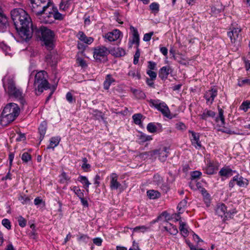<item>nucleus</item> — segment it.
Listing matches in <instances>:
<instances>
[{"label": "nucleus", "mask_w": 250, "mask_h": 250, "mask_svg": "<svg viewBox=\"0 0 250 250\" xmlns=\"http://www.w3.org/2000/svg\"><path fill=\"white\" fill-rule=\"evenodd\" d=\"M33 13L41 15L40 20L44 23H51L55 20H62L64 15L60 13L50 0H29Z\"/></svg>", "instance_id": "obj_1"}, {"label": "nucleus", "mask_w": 250, "mask_h": 250, "mask_svg": "<svg viewBox=\"0 0 250 250\" xmlns=\"http://www.w3.org/2000/svg\"><path fill=\"white\" fill-rule=\"evenodd\" d=\"M20 108L14 103L7 104L3 108L0 116V124L6 126L13 122L19 115Z\"/></svg>", "instance_id": "obj_2"}, {"label": "nucleus", "mask_w": 250, "mask_h": 250, "mask_svg": "<svg viewBox=\"0 0 250 250\" xmlns=\"http://www.w3.org/2000/svg\"><path fill=\"white\" fill-rule=\"evenodd\" d=\"M3 86L5 91L10 96H12L21 100L22 103L23 94L22 90L17 87L13 79L10 77H5L2 79Z\"/></svg>", "instance_id": "obj_3"}, {"label": "nucleus", "mask_w": 250, "mask_h": 250, "mask_svg": "<svg viewBox=\"0 0 250 250\" xmlns=\"http://www.w3.org/2000/svg\"><path fill=\"white\" fill-rule=\"evenodd\" d=\"M12 19L16 26L32 25L31 18L27 13L22 9H15L11 12Z\"/></svg>", "instance_id": "obj_4"}, {"label": "nucleus", "mask_w": 250, "mask_h": 250, "mask_svg": "<svg viewBox=\"0 0 250 250\" xmlns=\"http://www.w3.org/2000/svg\"><path fill=\"white\" fill-rule=\"evenodd\" d=\"M47 73L44 71H41L36 73L34 83V87L36 94H40L44 90L50 88V84L47 80Z\"/></svg>", "instance_id": "obj_5"}, {"label": "nucleus", "mask_w": 250, "mask_h": 250, "mask_svg": "<svg viewBox=\"0 0 250 250\" xmlns=\"http://www.w3.org/2000/svg\"><path fill=\"white\" fill-rule=\"evenodd\" d=\"M38 33L39 35H41V40L44 42L47 49H52L54 45V33L44 26L41 27L38 30Z\"/></svg>", "instance_id": "obj_6"}, {"label": "nucleus", "mask_w": 250, "mask_h": 250, "mask_svg": "<svg viewBox=\"0 0 250 250\" xmlns=\"http://www.w3.org/2000/svg\"><path fill=\"white\" fill-rule=\"evenodd\" d=\"M150 106L154 107L160 111L163 115L167 118H171L170 110L166 104L158 99H151L149 101Z\"/></svg>", "instance_id": "obj_7"}, {"label": "nucleus", "mask_w": 250, "mask_h": 250, "mask_svg": "<svg viewBox=\"0 0 250 250\" xmlns=\"http://www.w3.org/2000/svg\"><path fill=\"white\" fill-rule=\"evenodd\" d=\"M19 35L23 41H27L32 36L33 29L32 25L16 26Z\"/></svg>", "instance_id": "obj_8"}, {"label": "nucleus", "mask_w": 250, "mask_h": 250, "mask_svg": "<svg viewBox=\"0 0 250 250\" xmlns=\"http://www.w3.org/2000/svg\"><path fill=\"white\" fill-rule=\"evenodd\" d=\"M218 163H215L210 160H207L206 166L203 168L204 173L208 175L215 174L218 169Z\"/></svg>", "instance_id": "obj_9"}, {"label": "nucleus", "mask_w": 250, "mask_h": 250, "mask_svg": "<svg viewBox=\"0 0 250 250\" xmlns=\"http://www.w3.org/2000/svg\"><path fill=\"white\" fill-rule=\"evenodd\" d=\"M109 53L108 50L105 46L98 47L94 50L93 57L96 60L100 61L103 58L106 56Z\"/></svg>", "instance_id": "obj_10"}, {"label": "nucleus", "mask_w": 250, "mask_h": 250, "mask_svg": "<svg viewBox=\"0 0 250 250\" xmlns=\"http://www.w3.org/2000/svg\"><path fill=\"white\" fill-rule=\"evenodd\" d=\"M152 154L158 157L161 162H165L168 155V148L164 146L152 151Z\"/></svg>", "instance_id": "obj_11"}, {"label": "nucleus", "mask_w": 250, "mask_h": 250, "mask_svg": "<svg viewBox=\"0 0 250 250\" xmlns=\"http://www.w3.org/2000/svg\"><path fill=\"white\" fill-rule=\"evenodd\" d=\"M215 211L218 216H220L221 218H223V220L228 219L230 218V214L227 213V207L223 203H219L217 204L215 209Z\"/></svg>", "instance_id": "obj_12"}, {"label": "nucleus", "mask_w": 250, "mask_h": 250, "mask_svg": "<svg viewBox=\"0 0 250 250\" xmlns=\"http://www.w3.org/2000/svg\"><path fill=\"white\" fill-rule=\"evenodd\" d=\"M217 95V90L214 87L207 91L204 94V98L206 100V103L208 104H211Z\"/></svg>", "instance_id": "obj_13"}, {"label": "nucleus", "mask_w": 250, "mask_h": 250, "mask_svg": "<svg viewBox=\"0 0 250 250\" xmlns=\"http://www.w3.org/2000/svg\"><path fill=\"white\" fill-rule=\"evenodd\" d=\"M110 188L111 190H116L121 187V184L118 182V175L115 173H112L110 176Z\"/></svg>", "instance_id": "obj_14"}, {"label": "nucleus", "mask_w": 250, "mask_h": 250, "mask_svg": "<svg viewBox=\"0 0 250 250\" xmlns=\"http://www.w3.org/2000/svg\"><path fill=\"white\" fill-rule=\"evenodd\" d=\"M241 29L240 27L233 28L232 30L228 33V36L230 38L231 42H235L237 40L241 38L240 33Z\"/></svg>", "instance_id": "obj_15"}, {"label": "nucleus", "mask_w": 250, "mask_h": 250, "mask_svg": "<svg viewBox=\"0 0 250 250\" xmlns=\"http://www.w3.org/2000/svg\"><path fill=\"white\" fill-rule=\"evenodd\" d=\"M130 30L132 34V39H130L129 42L131 45L135 44L137 45V48L138 47L139 45V35L137 29L133 26H130Z\"/></svg>", "instance_id": "obj_16"}, {"label": "nucleus", "mask_w": 250, "mask_h": 250, "mask_svg": "<svg viewBox=\"0 0 250 250\" xmlns=\"http://www.w3.org/2000/svg\"><path fill=\"white\" fill-rule=\"evenodd\" d=\"M121 32L118 29L113 30L111 32H108L104 35V38L109 42H113L119 39L121 35Z\"/></svg>", "instance_id": "obj_17"}, {"label": "nucleus", "mask_w": 250, "mask_h": 250, "mask_svg": "<svg viewBox=\"0 0 250 250\" xmlns=\"http://www.w3.org/2000/svg\"><path fill=\"white\" fill-rule=\"evenodd\" d=\"M189 132L191 134L190 141L192 145L194 146L196 148H200L201 147V144L199 140L200 136L199 134L191 130H189Z\"/></svg>", "instance_id": "obj_18"}, {"label": "nucleus", "mask_w": 250, "mask_h": 250, "mask_svg": "<svg viewBox=\"0 0 250 250\" xmlns=\"http://www.w3.org/2000/svg\"><path fill=\"white\" fill-rule=\"evenodd\" d=\"M76 37L80 41L87 44H90L94 41V39L92 37H87L82 31H79Z\"/></svg>", "instance_id": "obj_19"}, {"label": "nucleus", "mask_w": 250, "mask_h": 250, "mask_svg": "<svg viewBox=\"0 0 250 250\" xmlns=\"http://www.w3.org/2000/svg\"><path fill=\"white\" fill-rule=\"evenodd\" d=\"M8 26V19L6 15L0 12V31L4 32Z\"/></svg>", "instance_id": "obj_20"}, {"label": "nucleus", "mask_w": 250, "mask_h": 250, "mask_svg": "<svg viewBox=\"0 0 250 250\" xmlns=\"http://www.w3.org/2000/svg\"><path fill=\"white\" fill-rule=\"evenodd\" d=\"M235 170H232L229 167H224L222 168L219 172V174L221 177H225L228 178L235 173Z\"/></svg>", "instance_id": "obj_21"}, {"label": "nucleus", "mask_w": 250, "mask_h": 250, "mask_svg": "<svg viewBox=\"0 0 250 250\" xmlns=\"http://www.w3.org/2000/svg\"><path fill=\"white\" fill-rule=\"evenodd\" d=\"M171 72V69L170 66H163L159 70V76L162 80H166Z\"/></svg>", "instance_id": "obj_22"}, {"label": "nucleus", "mask_w": 250, "mask_h": 250, "mask_svg": "<svg viewBox=\"0 0 250 250\" xmlns=\"http://www.w3.org/2000/svg\"><path fill=\"white\" fill-rule=\"evenodd\" d=\"M233 181H235L236 184L240 187H246L249 183L248 180L238 174L233 177Z\"/></svg>", "instance_id": "obj_23"}, {"label": "nucleus", "mask_w": 250, "mask_h": 250, "mask_svg": "<svg viewBox=\"0 0 250 250\" xmlns=\"http://www.w3.org/2000/svg\"><path fill=\"white\" fill-rule=\"evenodd\" d=\"M47 129V123L45 121L42 122L38 128V131L40 134L39 140L40 142L43 139Z\"/></svg>", "instance_id": "obj_24"}, {"label": "nucleus", "mask_w": 250, "mask_h": 250, "mask_svg": "<svg viewBox=\"0 0 250 250\" xmlns=\"http://www.w3.org/2000/svg\"><path fill=\"white\" fill-rule=\"evenodd\" d=\"M179 230L181 234L185 237H187L188 234V227L186 223L180 221L179 222Z\"/></svg>", "instance_id": "obj_25"}, {"label": "nucleus", "mask_w": 250, "mask_h": 250, "mask_svg": "<svg viewBox=\"0 0 250 250\" xmlns=\"http://www.w3.org/2000/svg\"><path fill=\"white\" fill-rule=\"evenodd\" d=\"M78 181L83 184V188L86 189L87 192H88V188L91 183L88 178L86 176L80 175L78 178Z\"/></svg>", "instance_id": "obj_26"}, {"label": "nucleus", "mask_w": 250, "mask_h": 250, "mask_svg": "<svg viewBox=\"0 0 250 250\" xmlns=\"http://www.w3.org/2000/svg\"><path fill=\"white\" fill-rule=\"evenodd\" d=\"M111 53L116 57H122L125 55L126 52L124 49L121 47H115L111 50Z\"/></svg>", "instance_id": "obj_27"}, {"label": "nucleus", "mask_w": 250, "mask_h": 250, "mask_svg": "<svg viewBox=\"0 0 250 250\" xmlns=\"http://www.w3.org/2000/svg\"><path fill=\"white\" fill-rule=\"evenodd\" d=\"M114 82H115V79L110 74L107 75L104 82V88L106 90H108L111 84Z\"/></svg>", "instance_id": "obj_28"}, {"label": "nucleus", "mask_w": 250, "mask_h": 250, "mask_svg": "<svg viewBox=\"0 0 250 250\" xmlns=\"http://www.w3.org/2000/svg\"><path fill=\"white\" fill-rule=\"evenodd\" d=\"M218 116L216 118V122L220 126H223L225 125V118L223 115L224 111L223 110L218 107Z\"/></svg>", "instance_id": "obj_29"}, {"label": "nucleus", "mask_w": 250, "mask_h": 250, "mask_svg": "<svg viewBox=\"0 0 250 250\" xmlns=\"http://www.w3.org/2000/svg\"><path fill=\"white\" fill-rule=\"evenodd\" d=\"M164 229L172 235H176L178 232L176 227L170 223H167V226L164 227Z\"/></svg>", "instance_id": "obj_30"}, {"label": "nucleus", "mask_w": 250, "mask_h": 250, "mask_svg": "<svg viewBox=\"0 0 250 250\" xmlns=\"http://www.w3.org/2000/svg\"><path fill=\"white\" fill-rule=\"evenodd\" d=\"M127 75L133 79L137 80H140L141 77L140 71L136 68L130 69L127 73Z\"/></svg>", "instance_id": "obj_31"}, {"label": "nucleus", "mask_w": 250, "mask_h": 250, "mask_svg": "<svg viewBox=\"0 0 250 250\" xmlns=\"http://www.w3.org/2000/svg\"><path fill=\"white\" fill-rule=\"evenodd\" d=\"M60 141V138L58 137H52L50 140L49 145L47 147V149H54L57 146Z\"/></svg>", "instance_id": "obj_32"}, {"label": "nucleus", "mask_w": 250, "mask_h": 250, "mask_svg": "<svg viewBox=\"0 0 250 250\" xmlns=\"http://www.w3.org/2000/svg\"><path fill=\"white\" fill-rule=\"evenodd\" d=\"M215 115V113L214 111L206 109L202 114L199 115V116L201 119L206 120L208 117H214Z\"/></svg>", "instance_id": "obj_33"}, {"label": "nucleus", "mask_w": 250, "mask_h": 250, "mask_svg": "<svg viewBox=\"0 0 250 250\" xmlns=\"http://www.w3.org/2000/svg\"><path fill=\"white\" fill-rule=\"evenodd\" d=\"M147 195L150 199H155L160 197L159 192L155 190H149L147 191Z\"/></svg>", "instance_id": "obj_34"}, {"label": "nucleus", "mask_w": 250, "mask_h": 250, "mask_svg": "<svg viewBox=\"0 0 250 250\" xmlns=\"http://www.w3.org/2000/svg\"><path fill=\"white\" fill-rule=\"evenodd\" d=\"M187 200L186 199L182 200L177 206V209L179 214H182L184 211L185 208L187 206Z\"/></svg>", "instance_id": "obj_35"}, {"label": "nucleus", "mask_w": 250, "mask_h": 250, "mask_svg": "<svg viewBox=\"0 0 250 250\" xmlns=\"http://www.w3.org/2000/svg\"><path fill=\"white\" fill-rule=\"evenodd\" d=\"M138 139L139 140L140 143H143L146 141L152 140V138L151 136L146 135L143 133H141L138 135Z\"/></svg>", "instance_id": "obj_36"}, {"label": "nucleus", "mask_w": 250, "mask_h": 250, "mask_svg": "<svg viewBox=\"0 0 250 250\" xmlns=\"http://www.w3.org/2000/svg\"><path fill=\"white\" fill-rule=\"evenodd\" d=\"M70 189L79 198L84 197L83 190H82L79 187L73 186Z\"/></svg>", "instance_id": "obj_37"}, {"label": "nucleus", "mask_w": 250, "mask_h": 250, "mask_svg": "<svg viewBox=\"0 0 250 250\" xmlns=\"http://www.w3.org/2000/svg\"><path fill=\"white\" fill-rule=\"evenodd\" d=\"M0 48L5 53V55H8L9 56H11L12 52L10 48L7 45L3 43H1L0 44Z\"/></svg>", "instance_id": "obj_38"}, {"label": "nucleus", "mask_w": 250, "mask_h": 250, "mask_svg": "<svg viewBox=\"0 0 250 250\" xmlns=\"http://www.w3.org/2000/svg\"><path fill=\"white\" fill-rule=\"evenodd\" d=\"M149 8L153 13H157L159 11V4L157 2H152L149 5Z\"/></svg>", "instance_id": "obj_39"}, {"label": "nucleus", "mask_w": 250, "mask_h": 250, "mask_svg": "<svg viewBox=\"0 0 250 250\" xmlns=\"http://www.w3.org/2000/svg\"><path fill=\"white\" fill-rule=\"evenodd\" d=\"M46 61L52 66L55 65L57 63L55 57H53L51 54H48L46 56Z\"/></svg>", "instance_id": "obj_40"}, {"label": "nucleus", "mask_w": 250, "mask_h": 250, "mask_svg": "<svg viewBox=\"0 0 250 250\" xmlns=\"http://www.w3.org/2000/svg\"><path fill=\"white\" fill-rule=\"evenodd\" d=\"M238 85L239 86L250 85V79H239L238 80Z\"/></svg>", "instance_id": "obj_41"}, {"label": "nucleus", "mask_w": 250, "mask_h": 250, "mask_svg": "<svg viewBox=\"0 0 250 250\" xmlns=\"http://www.w3.org/2000/svg\"><path fill=\"white\" fill-rule=\"evenodd\" d=\"M89 239L88 236L86 234H81L77 237V240L80 242L87 243Z\"/></svg>", "instance_id": "obj_42"}, {"label": "nucleus", "mask_w": 250, "mask_h": 250, "mask_svg": "<svg viewBox=\"0 0 250 250\" xmlns=\"http://www.w3.org/2000/svg\"><path fill=\"white\" fill-rule=\"evenodd\" d=\"M83 163L82 168L84 171H88L90 168V165L87 164V160L86 158H83Z\"/></svg>", "instance_id": "obj_43"}, {"label": "nucleus", "mask_w": 250, "mask_h": 250, "mask_svg": "<svg viewBox=\"0 0 250 250\" xmlns=\"http://www.w3.org/2000/svg\"><path fill=\"white\" fill-rule=\"evenodd\" d=\"M142 118V115L141 114H136L133 115L132 118L134 121V122L136 125H140L142 123L141 119Z\"/></svg>", "instance_id": "obj_44"}, {"label": "nucleus", "mask_w": 250, "mask_h": 250, "mask_svg": "<svg viewBox=\"0 0 250 250\" xmlns=\"http://www.w3.org/2000/svg\"><path fill=\"white\" fill-rule=\"evenodd\" d=\"M250 108V102L247 101L242 103L240 106V109L246 112Z\"/></svg>", "instance_id": "obj_45"}, {"label": "nucleus", "mask_w": 250, "mask_h": 250, "mask_svg": "<svg viewBox=\"0 0 250 250\" xmlns=\"http://www.w3.org/2000/svg\"><path fill=\"white\" fill-rule=\"evenodd\" d=\"M18 200L22 204H26L30 201V198L25 195L21 194L19 197Z\"/></svg>", "instance_id": "obj_46"}, {"label": "nucleus", "mask_w": 250, "mask_h": 250, "mask_svg": "<svg viewBox=\"0 0 250 250\" xmlns=\"http://www.w3.org/2000/svg\"><path fill=\"white\" fill-rule=\"evenodd\" d=\"M77 63L82 68L87 67V63L82 58L77 57L76 59Z\"/></svg>", "instance_id": "obj_47"}, {"label": "nucleus", "mask_w": 250, "mask_h": 250, "mask_svg": "<svg viewBox=\"0 0 250 250\" xmlns=\"http://www.w3.org/2000/svg\"><path fill=\"white\" fill-rule=\"evenodd\" d=\"M60 180L62 183H68L70 182V177H69L65 172H63L61 175Z\"/></svg>", "instance_id": "obj_48"}, {"label": "nucleus", "mask_w": 250, "mask_h": 250, "mask_svg": "<svg viewBox=\"0 0 250 250\" xmlns=\"http://www.w3.org/2000/svg\"><path fill=\"white\" fill-rule=\"evenodd\" d=\"M149 229L148 227H147L145 226H138L134 228L133 229V231H140L142 232H144L146 231Z\"/></svg>", "instance_id": "obj_49"}, {"label": "nucleus", "mask_w": 250, "mask_h": 250, "mask_svg": "<svg viewBox=\"0 0 250 250\" xmlns=\"http://www.w3.org/2000/svg\"><path fill=\"white\" fill-rule=\"evenodd\" d=\"M140 50H139V48L137 47L136 52L134 55L133 63L134 64H137L138 63L139 59L140 58Z\"/></svg>", "instance_id": "obj_50"}, {"label": "nucleus", "mask_w": 250, "mask_h": 250, "mask_svg": "<svg viewBox=\"0 0 250 250\" xmlns=\"http://www.w3.org/2000/svg\"><path fill=\"white\" fill-rule=\"evenodd\" d=\"M147 129L150 133H154L156 131L157 127L153 123H149L147 125Z\"/></svg>", "instance_id": "obj_51"}, {"label": "nucleus", "mask_w": 250, "mask_h": 250, "mask_svg": "<svg viewBox=\"0 0 250 250\" xmlns=\"http://www.w3.org/2000/svg\"><path fill=\"white\" fill-rule=\"evenodd\" d=\"M18 222L20 227L23 228L26 225V220L21 216H20L18 218Z\"/></svg>", "instance_id": "obj_52"}, {"label": "nucleus", "mask_w": 250, "mask_h": 250, "mask_svg": "<svg viewBox=\"0 0 250 250\" xmlns=\"http://www.w3.org/2000/svg\"><path fill=\"white\" fill-rule=\"evenodd\" d=\"M31 159V156L27 152H24L21 156V159L23 162L27 163Z\"/></svg>", "instance_id": "obj_53"}, {"label": "nucleus", "mask_w": 250, "mask_h": 250, "mask_svg": "<svg viewBox=\"0 0 250 250\" xmlns=\"http://www.w3.org/2000/svg\"><path fill=\"white\" fill-rule=\"evenodd\" d=\"M146 74L149 76L150 79L151 80H155L157 77V73L150 70H147Z\"/></svg>", "instance_id": "obj_54"}, {"label": "nucleus", "mask_w": 250, "mask_h": 250, "mask_svg": "<svg viewBox=\"0 0 250 250\" xmlns=\"http://www.w3.org/2000/svg\"><path fill=\"white\" fill-rule=\"evenodd\" d=\"M153 182L157 185H160L162 181V178L159 175H155L153 177Z\"/></svg>", "instance_id": "obj_55"}, {"label": "nucleus", "mask_w": 250, "mask_h": 250, "mask_svg": "<svg viewBox=\"0 0 250 250\" xmlns=\"http://www.w3.org/2000/svg\"><path fill=\"white\" fill-rule=\"evenodd\" d=\"M2 225L8 229H11V223L10 221L7 219H3L1 222Z\"/></svg>", "instance_id": "obj_56"}, {"label": "nucleus", "mask_w": 250, "mask_h": 250, "mask_svg": "<svg viewBox=\"0 0 250 250\" xmlns=\"http://www.w3.org/2000/svg\"><path fill=\"white\" fill-rule=\"evenodd\" d=\"M193 240L197 243V245L196 247H198V245H200V243H203V241L201 240L199 237L196 234L194 233L193 234Z\"/></svg>", "instance_id": "obj_57"}, {"label": "nucleus", "mask_w": 250, "mask_h": 250, "mask_svg": "<svg viewBox=\"0 0 250 250\" xmlns=\"http://www.w3.org/2000/svg\"><path fill=\"white\" fill-rule=\"evenodd\" d=\"M66 99L69 103L75 102V100L73 97L72 94L70 92L67 93L66 95Z\"/></svg>", "instance_id": "obj_58"}, {"label": "nucleus", "mask_w": 250, "mask_h": 250, "mask_svg": "<svg viewBox=\"0 0 250 250\" xmlns=\"http://www.w3.org/2000/svg\"><path fill=\"white\" fill-rule=\"evenodd\" d=\"M156 63L155 62L152 61H149L148 62V70H150L152 71L156 69Z\"/></svg>", "instance_id": "obj_59"}, {"label": "nucleus", "mask_w": 250, "mask_h": 250, "mask_svg": "<svg viewBox=\"0 0 250 250\" xmlns=\"http://www.w3.org/2000/svg\"><path fill=\"white\" fill-rule=\"evenodd\" d=\"M153 35V32H151L148 33H146L144 35L143 40L145 42H148L151 40L152 36Z\"/></svg>", "instance_id": "obj_60"}, {"label": "nucleus", "mask_w": 250, "mask_h": 250, "mask_svg": "<svg viewBox=\"0 0 250 250\" xmlns=\"http://www.w3.org/2000/svg\"><path fill=\"white\" fill-rule=\"evenodd\" d=\"M202 175V173L199 171H194L191 172V176L192 178L193 179H196L199 178Z\"/></svg>", "instance_id": "obj_61"}, {"label": "nucleus", "mask_w": 250, "mask_h": 250, "mask_svg": "<svg viewBox=\"0 0 250 250\" xmlns=\"http://www.w3.org/2000/svg\"><path fill=\"white\" fill-rule=\"evenodd\" d=\"M176 128L180 130H184L186 129V126L183 123H178L176 124Z\"/></svg>", "instance_id": "obj_62"}, {"label": "nucleus", "mask_w": 250, "mask_h": 250, "mask_svg": "<svg viewBox=\"0 0 250 250\" xmlns=\"http://www.w3.org/2000/svg\"><path fill=\"white\" fill-rule=\"evenodd\" d=\"M102 241V239L100 237L95 238L93 239L94 244L98 246H101Z\"/></svg>", "instance_id": "obj_63"}, {"label": "nucleus", "mask_w": 250, "mask_h": 250, "mask_svg": "<svg viewBox=\"0 0 250 250\" xmlns=\"http://www.w3.org/2000/svg\"><path fill=\"white\" fill-rule=\"evenodd\" d=\"M160 52L165 56H167V55L168 51L167 49L165 47H161L160 48Z\"/></svg>", "instance_id": "obj_64"}]
</instances>
